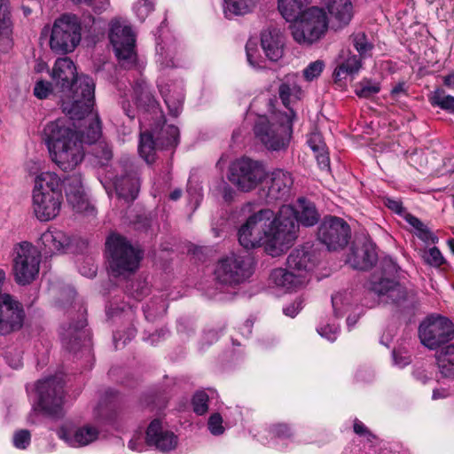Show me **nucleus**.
I'll use <instances>...</instances> for the list:
<instances>
[{"label":"nucleus","instance_id":"obj_23","mask_svg":"<svg viewBox=\"0 0 454 454\" xmlns=\"http://www.w3.org/2000/svg\"><path fill=\"white\" fill-rule=\"evenodd\" d=\"M317 263L315 254L309 247H300L294 249L287 257L286 266L305 277L309 281L310 271Z\"/></svg>","mask_w":454,"mask_h":454},{"label":"nucleus","instance_id":"obj_39","mask_svg":"<svg viewBox=\"0 0 454 454\" xmlns=\"http://www.w3.org/2000/svg\"><path fill=\"white\" fill-rule=\"evenodd\" d=\"M161 93L170 114L175 117L178 116L184 103V94L182 90L175 87L172 90H168V91L162 90Z\"/></svg>","mask_w":454,"mask_h":454},{"label":"nucleus","instance_id":"obj_43","mask_svg":"<svg viewBox=\"0 0 454 454\" xmlns=\"http://www.w3.org/2000/svg\"><path fill=\"white\" fill-rule=\"evenodd\" d=\"M138 152L140 156L147 162L152 163L154 161V141L149 133H141L140 141L138 145Z\"/></svg>","mask_w":454,"mask_h":454},{"label":"nucleus","instance_id":"obj_11","mask_svg":"<svg viewBox=\"0 0 454 454\" xmlns=\"http://www.w3.org/2000/svg\"><path fill=\"white\" fill-rule=\"evenodd\" d=\"M214 274L217 283L234 286L248 279L253 269L250 259L231 254L217 262Z\"/></svg>","mask_w":454,"mask_h":454},{"label":"nucleus","instance_id":"obj_38","mask_svg":"<svg viewBox=\"0 0 454 454\" xmlns=\"http://www.w3.org/2000/svg\"><path fill=\"white\" fill-rule=\"evenodd\" d=\"M404 219L414 229V234L423 242L435 243L438 240L437 237L418 217L406 213Z\"/></svg>","mask_w":454,"mask_h":454},{"label":"nucleus","instance_id":"obj_20","mask_svg":"<svg viewBox=\"0 0 454 454\" xmlns=\"http://www.w3.org/2000/svg\"><path fill=\"white\" fill-rule=\"evenodd\" d=\"M377 262L373 244L369 240L354 243L348 255L347 262L354 269L366 270Z\"/></svg>","mask_w":454,"mask_h":454},{"label":"nucleus","instance_id":"obj_52","mask_svg":"<svg viewBox=\"0 0 454 454\" xmlns=\"http://www.w3.org/2000/svg\"><path fill=\"white\" fill-rule=\"evenodd\" d=\"M30 440L31 434L27 429L19 430L13 435V444L18 449H26L29 445Z\"/></svg>","mask_w":454,"mask_h":454},{"label":"nucleus","instance_id":"obj_37","mask_svg":"<svg viewBox=\"0 0 454 454\" xmlns=\"http://www.w3.org/2000/svg\"><path fill=\"white\" fill-rule=\"evenodd\" d=\"M35 183L34 192H61L59 189L61 185V179L56 173L50 171L43 172L36 176Z\"/></svg>","mask_w":454,"mask_h":454},{"label":"nucleus","instance_id":"obj_49","mask_svg":"<svg viewBox=\"0 0 454 454\" xmlns=\"http://www.w3.org/2000/svg\"><path fill=\"white\" fill-rule=\"evenodd\" d=\"M94 153L102 164H106L113 157L112 147L105 142H101L96 145Z\"/></svg>","mask_w":454,"mask_h":454},{"label":"nucleus","instance_id":"obj_24","mask_svg":"<svg viewBox=\"0 0 454 454\" xmlns=\"http://www.w3.org/2000/svg\"><path fill=\"white\" fill-rule=\"evenodd\" d=\"M267 196L271 200L286 199L294 184L292 175L286 170L278 168L270 174Z\"/></svg>","mask_w":454,"mask_h":454},{"label":"nucleus","instance_id":"obj_40","mask_svg":"<svg viewBox=\"0 0 454 454\" xmlns=\"http://www.w3.org/2000/svg\"><path fill=\"white\" fill-rule=\"evenodd\" d=\"M98 436V431L96 427H82L74 432L73 438L70 440V444L74 447L85 446L95 441Z\"/></svg>","mask_w":454,"mask_h":454},{"label":"nucleus","instance_id":"obj_58","mask_svg":"<svg viewBox=\"0 0 454 454\" xmlns=\"http://www.w3.org/2000/svg\"><path fill=\"white\" fill-rule=\"evenodd\" d=\"M354 432L360 436H364L368 442H372L375 439V435L357 419L354 422Z\"/></svg>","mask_w":454,"mask_h":454},{"label":"nucleus","instance_id":"obj_28","mask_svg":"<svg viewBox=\"0 0 454 454\" xmlns=\"http://www.w3.org/2000/svg\"><path fill=\"white\" fill-rule=\"evenodd\" d=\"M69 243V237L64 231L58 229H48L42 233L39 239L41 248L46 254L60 252L66 248Z\"/></svg>","mask_w":454,"mask_h":454},{"label":"nucleus","instance_id":"obj_57","mask_svg":"<svg viewBox=\"0 0 454 454\" xmlns=\"http://www.w3.org/2000/svg\"><path fill=\"white\" fill-rule=\"evenodd\" d=\"M270 432L279 438H289L293 435L291 428L286 424H276L270 427Z\"/></svg>","mask_w":454,"mask_h":454},{"label":"nucleus","instance_id":"obj_30","mask_svg":"<svg viewBox=\"0 0 454 454\" xmlns=\"http://www.w3.org/2000/svg\"><path fill=\"white\" fill-rule=\"evenodd\" d=\"M12 22L10 18L9 0H0V51L8 52L13 47Z\"/></svg>","mask_w":454,"mask_h":454},{"label":"nucleus","instance_id":"obj_35","mask_svg":"<svg viewBox=\"0 0 454 454\" xmlns=\"http://www.w3.org/2000/svg\"><path fill=\"white\" fill-rule=\"evenodd\" d=\"M436 363L440 372L445 377L454 375V343L442 348L435 355Z\"/></svg>","mask_w":454,"mask_h":454},{"label":"nucleus","instance_id":"obj_27","mask_svg":"<svg viewBox=\"0 0 454 454\" xmlns=\"http://www.w3.org/2000/svg\"><path fill=\"white\" fill-rule=\"evenodd\" d=\"M321 3L338 27H342L350 22L353 17L351 0H321Z\"/></svg>","mask_w":454,"mask_h":454},{"label":"nucleus","instance_id":"obj_18","mask_svg":"<svg viewBox=\"0 0 454 454\" xmlns=\"http://www.w3.org/2000/svg\"><path fill=\"white\" fill-rule=\"evenodd\" d=\"M22 304L13 296L0 299V334L7 335L20 330L25 320Z\"/></svg>","mask_w":454,"mask_h":454},{"label":"nucleus","instance_id":"obj_62","mask_svg":"<svg viewBox=\"0 0 454 454\" xmlns=\"http://www.w3.org/2000/svg\"><path fill=\"white\" fill-rule=\"evenodd\" d=\"M302 308V301L301 300L295 301L294 303L284 308L283 311L286 316L291 317H295Z\"/></svg>","mask_w":454,"mask_h":454},{"label":"nucleus","instance_id":"obj_36","mask_svg":"<svg viewBox=\"0 0 454 454\" xmlns=\"http://www.w3.org/2000/svg\"><path fill=\"white\" fill-rule=\"evenodd\" d=\"M311 0H278V8L286 21H293Z\"/></svg>","mask_w":454,"mask_h":454},{"label":"nucleus","instance_id":"obj_59","mask_svg":"<svg viewBox=\"0 0 454 454\" xmlns=\"http://www.w3.org/2000/svg\"><path fill=\"white\" fill-rule=\"evenodd\" d=\"M75 4H85L88 5H91L95 11L102 12L106 10L109 4L108 0H72Z\"/></svg>","mask_w":454,"mask_h":454},{"label":"nucleus","instance_id":"obj_45","mask_svg":"<svg viewBox=\"0 0 454 454\" xmlns=\"http://www.w3.org/2000/svg\"><path fill=\"white\" fill-rule=\"evenodd\" d=\"M208 395L205 391H197L192 399L193 411L199 416L206 414L208 411Z\"/></svg>","mask_w":454,"mask_h":454},{"label":"nucleus","instance_id":"obj_6","mask_svg":"<svg viewBox=\"0 0 454 454\" xmlns=\"http://www.w3.org/2000/svg\"><path fill=\"white\" fill-rule=\"evenodd\" d=\"M295 113L281 114L277 121H270L261 117L255 122L254 132L255 138L268 150L280 151L286 149L291 138L292 123Z\"/></svg>","mask_w":454,"mask_h":454},{"label":"nucleus","instance_id":"obj_8","mask_svg":"<svg viewBox=\"0 0 454 454\" xmlns=\"http://www.w3.org/2000/svg\"><path fill=\"white\" fill-rule=\"evenodd\" d=\"M41 252L30 242L18 243L13 248L12 272L18 285L32 283L38 276Z\"/></svg>","mask_w":454,"mask_h":454},{"label":"nucleus","instance_id":"obj_9","mask_svg":"<svg viewBox=\"0 0 454 454\" xmlns=\"http://www.w3.org/2000/svg\"><path fill=\"white\" fill-rule=\"evenodd\" d=\"M265 167L261 161L243 157L231 163L228 179L241 192H250L267 177Z\"/></svg>","mask_w":454,"mask_h":454},{"label":"nucleus","instance_id":"obj_33","mask_svg":"<svg viewBox=\"0 0 454 454\" xmlns=\"http://www.w3.org/2000/svg\"><path fill=\"white\" fill-rule=\"evenodd\" d=\"M279 98L283 105L288 109L286 114H290V110L294 111L289 105L294 100H298L301 95V90L298 85V74H286L278 88Z\"/></svg>","mask_w":454,"mask_h":454},{"label":"nucleus","instance_id":"obj_29","mask_svg":"<svg viewBox=\"0 0 454 454\" xmlns=\"http://www.w3.org/2000/svg\"><path fill=\"white\" fill-rule=\"evenodd\" d=\"M86 320L83 317L79 318L75 325H70L61 333V340L64 348L69 351H76L86 340L87 333L84 331Z\"/></svg>","mask_w":454,"mask_h":454},{"label":"nucleus","instance_id":"obj_63","mask_svg":"<svg viewBox=\"0 0 454 454\" xmlns=\"http://www.w3.org/2000/svg\"><path fill=\"white\" fill-rule=\"evenodd\" d=\"M344 295L342 294H336L332 296V303L335 313L341 311V306L344 301Z\"/></svg>","mask_w":454,"mask_h":454},{"label":"nucleus","instance_id":"obj_54","mask_svg":"<svg viewBox=\"0 0 454 454\" xmlns=\"http://www.w3.org/2000/svg\"><path fill=\"white\" fill-rule=\"evenodd\" d=\"M207 426L210 433L214 435H220L224 432L223 419L219 413H214L209 417Z\"/></svg>","mask_w":454,"mask_h":454},{"label":"nucleus","instance_id":"obj_14","mask_svg":"<svg viewBox=\"0 0 454 454\" xmlns=\"http://www.w3.org/2000/svg\"><path fill=\"white\" fill-rule=\"evenodd\" d=\"M350 238V228L341 218L326 216L320 223L317 231V239L328 250L342 249Z\"/></svg>","mask_w":454,"mask_h":454},{"label":"nucleus","instance_id":"obj_50","mask_svg":"<svg viewBox=\"0 0 454 454\" xmlns=\"http://www.w3.org/2000/svg\"><path fill=\"white\" fill-rule=\"evenodd\" d=\"M4 357L12 368H19L22 365V352L16 348H8L4 353Z\"/></svg>","mask_w":454,"mask_h":454},{"label":"nucleus","instance_id":"obj_46","mask_svg":"<svg viewBox=\"0 0 454 454\" xmlns=\"http://www.w3.org/2000/svg\"><path fill=\"white\" fill-rule=\"evenodd\" d=\"M424 261L433 266L439 267L444 262V258L441 251L434 247L425 251L423 254Z\"/></svg>","mask_w":454,"mask_h":454},{"label":"nucleus","instance_id":"obj_1","mask_svg":"<svg viewBox=\"0 0 454 454\" xmlns=\"http://www.w3.org/2000/svg\"><path fill=\"white\" fill-rule=\"evenodd\" d=\"M78 83L81 92L78 89L73 101L65 100L62 110L82 144H93L101 137V123L98 114L93 112L95 83L90 77H82Z\"/></svg>","mask_w":454,"mask_h":454},{"label":"nucleus","instance_id":"obj_25","mask_svg":"<svg viewBox=\"0 0 454 454\" xmlns=\"http://www.w3.org/2000/svg\"><path fill=\"white\" fill-rule=\"evenodd\" d=\"M261 45L270 61H278L283 56L284 37L280 29L268 27L261 34Z\"/></svg>","mask_w":454,"mask_h":454},{"label":"nucleus","instance_id":"obj_51","mask_svg":"<svg viewBox=\"0 0 454 454\" xmlns=\"http://www.w3.org/2000/svg\"><path fill=\"white\" fill-rule=\"evenodd\" d=\"M153 0H139L134 9L137 13V16L144 20L153 10Z\"/></svg>","mask_w":454,"mask_h":454},{"label":"nucleus","instance_id":"obj_48","mask_svg":"<svg viewBox=\"0 0 454 454\" xmlns=\"http://www.w3.org/2000/svg\"><path fill=\"white\" fill-rule=\"evenodd\" d=\"M79 186L75 192L67 191V200L70 204L73 205V207L77 210L81 211L83 209V206L85 205V201L82 197V192H81L82 188V183L80 180H78Z\"/></svg>","mask_w":454,"mask_h":454},{"label":"nucleus","instance_id":"obj_2","mask_svg":"<svg viewBox=\"0 0 454 454\" xmlns=\"http://www.w3.org/2000/svg\"><path fill=\"white\" fill-rule=\"evenodd\" d=\"M43 135L51 160L64 171L74 169L84 158L82 141L67 118L47 123Z\"/></svg>","mask_w":454,"mask_h":454},{"label":"nucleus","instance_id":"obj_13","mask_svg":"<svg viewBox=\"0 0 454 454\" xmlns=\"http://www.w3.org/2000/svg\"><path fill=\"white\" fill-rule=\"evenodd\" d=\"M109 38L121 65L125 68L134 66L137 61L136 39L131 27L119 20L114 21Z\"/></svg>","mask_w":454,"mask_h":454},{"label":"nucleus","instance_id":"obj_31","mask_svg":"<svg viewBox=\"0 0 454 454\" xmlns=\"http://www.w3.org/2000/svg\"><path fill=\"white\" fill-rule=\"evenodd\" d=\"M294 212V222L305 227H310L317 224L320 215L314 203L301 198L297 200L295 207H293Z\"/></svg>","mask_w":454,"mask_h":454},{"label":"nucleus","instance_id":"obj_44","mask_svg":"<svg viewBox=\"0 0 454 454\" xmlns=\"http://www.w3.org/2000/svg\"><path fill=\"white\" fill-rule=\"evenodd\" d=\"M380 90V85L377 82L364 79L356 87V95L359 98H369Z\"/></svg>","mask_w":454,"mask_h":454},{"label":"nucleus","instance_id":"obj_15","mask_svg":"<svg viewBox=\"0 0 454 454\" xmlns=\"http://www.w3.org/2000/svg\"><path fill=\"white\" fill-rule=\"evenodd\" d=\"M39 406L47 414H60L64 403V383L60 377L39 380L36 385Z\"/></svg>","mask_w":454,"mask_h":454},{"label":"nucleus","instance_id":"obj_16","mask_svg":"<svg viewBox=\"0 0 454 454\" xmlns=\"http://www.w3.org/2000/svg\"><path fill=\"white\" fill-rule=\"evenodd\" d=\"M370 290L379 297L381 302L396 305L411 302L417 296V292L413 288H409L389 278L372 281Z\"/></svg>","mask_w":454,"mask_h":454},{"label":"nucleus","instance_id":"obj_42","mask_svg":"<svg viewBox=\"0 0 454 454\" xmlns=\"http://www.w3.org/2000/svg\"><path fill=\"white\" fill-rule=\"evenodd\" d=\"M432 106L454 113V97L447 95L442 89H435L429 97Z\"/></svg>","mask_w":454,"mask_h":454},{"label":"nucleus","instance_id":"obj_19","mask_svg":"<svg viewBox=\"0 0 454 454\" xmlns=\"http://www.w3.org/2000/svg\"><path fill=\"white\" fill-rule=\"evenodd\" d=\"M61 192H33V210L41 222H48L59 215L62 204Z\"/></svg>","mask_w":454,"mask_h":454},{"label":"nucleus","instance_id":"obj_5","mask_svg":"<svg viewBox=\"0 0 454 454\" xmlns=\"http://www.w3.org/2000/svg\"><path fill=\"white\" fill-rule=\"evenodd\" d=\"M106 246L109 254V267L114 276L126 277L137 270L142 252L135 248L126 238L112 234L108 237Z\"/></svg>","mask_w":454,"mask_h":454},{"label":"nucleus","instance_id":"obj_7","mask_svg":"<svg viewBox=\"0 0 454 454\" xmlns=\"http://www.w3.org/2000/svg\"><path fill=\"white\" fill-rule=\"evenodd\" d=\"M82 40V25L79 18L71 13L62 14L53 22L50 47L59 54L73 52Z\"/></svg>","mask_w":454,"mask_h":454},{"label":"nucleus","instance_id":"obj_34","mask_svg":"<svg viewBox=\"0 0 454 454\" xmlns=\"http://www.w3.org/2000/svg\"><path fill=\"white\" fill-rule=\"evenodd\" d=\"M308 145L315 153L317 164L321 169H330V158L325 143L319 132L310 133Z\"/></svg>","mask_w":454,"mask_h":454},{"label":"nucleus","instance_id":"obj_53","mask_svg":"<svg viewBox=\"0 0 454 454\" xmlns=\"http://www.w3.org/2000/svg\"><path fill=\"white\" fill-rule=\"evenodd\" d=\"M352 41L355 48L360 54H364L372 49V44L368 43L366 35L364 33L353 35Z\"/></svg>","mask_w":454,"mask_h":454},{"label":"nucleus","instance_id":"obj_22","mask_svg":"<svg viewBox=\"0 0 454 454\" xmlns=\"http://www.w3.org/2000/svg\"><path fill=\"white\" fill-rule=\"evenodd\" d=\"M114 185L117 196L125 201H133L139 192L140 181L137 171L132 164L129 165V169L125 174L117 176L114 181Z\"/></svg>","mask_w":454,"mask_h":454},{"label":"nucleus","instance_id":"obj_17","mask_svg":"<svg viewBox=\"0 0 454 454\" xmlns=\"http://www.w3.org/2000/svg\"><path fill=\"white\" fill-rule=\"evenodd\" d=\"M51 76L55 89L59 91L66 92L72 90V97L63 98L62 103L65 100L73 101L76 90L78 89L80 92L82 90L78 82L82 77H88L87 75L77 76L74 63L67 57L59 58L55 61Z\"/></svg>","mask_w":454,"mask_h":454},{"label":"nucleus","instance_id":"obj_10","mask_svg":"<svg viewBox=\"0 0 454 454\" xmlns=\"http://www.w3.org/2000/svg\"><path fill=\"white\" fill-rule=\"evenodd\" d=\"M274 211L263 208L251 215L239 230V241L247 249L263 246L265 247L268 228Z\"/></svg>","mask_w":454,"mask_h":454},{"label":"nucleus","instance_id":"obj_47","mask_svg":"<svg viewBox=\"0 0 454 454\" xmlns=\"http://www.w3.org/2000/svg\"><path fill=\"white\" fill-rule=\"evenodd\" d=\"M325 67V63L323 60H316L311 62L304 70L303 76L307 81H312L315 78H317L321 73L323 72Z\"/></svg>","mask_w":454,"mask_h":454},{"label":"nucleus","instance_id":"obj_41","mask_svg":"<svg viewBox=\"0 0 454 454\" xmlns=\"http://www.w3.org/2000/svg\"><path fill=\"white\" fill-rule=\"evenodd\" d=\"M256 2L257 0H224L225 15H244L248 13L255 6Z\"/></svg>","mask_w":454,"mask_h":454},{"label":"nucleus","instance_id":"obj_26","mask_svg":"<svg viewBox=\"0 0 454 454\" xmlns=\"http://www.w3.org/2000/svg\"><path fill=\"white\" fill-rule=\"evenodd\" d=\"M270 278L276 286L286 291H295L304 287L309 283V280L304 276L289 269L287 266L286 269L278 268L272 270Z\"/></svg>","mask_w":454,"mask_h":454},{"label":"nucleus","instance_id":"obj_56","mask_svg":"<svg viewBox=\"0 0 454 454\" xmlns=\"http://www.w3.org/2000/svg\"><path fill=\"white\" fill-rule=\"evenodd\" d=\"M162 132L168 135L166 141L162 143L163 145L172 146L177 144L179 137V130L177 127L174 125H168L162 130Z\"/></svg>","mask_w":454,"mask_h":454},{"label":"nucleus","instance_id":"obj_55","mask_svg":"<svg viewBox=\"0 0 454 454\" xmlns=\"http://www.w3.org/2000/svg\"><path fill=\"white\" fill-rule=\"evenodd\" d=\"M53 86L54 84L49 82L39 81L35 85L34 94L40 99L46 98L53 90Z\"/></svg>","mask_w":454,"mask_h":454},{"label":"nucleus","instance_id":"obj_61","mask_svg":"<svg viewBox=\"0 0 454 454\" xmlns=\"http://www.w3.org/2000/svg\"><path fill=\"white\" fill-rule=\"evenodd\" d=\"M384 205L398 215H403L404 213V208L402 205V202L398 200H395L388 197L385 198Z\"/></svg>","mask_w":454,"mask_h":454},{"label":"nucleus","instance_id":"obj_12","mask_svg":"<svg viewBox=\"0 0 454 454\" xmlns=\"http://www.w3.org/2000/svg\"><path fill=\"white\" fill-rule=\"evenodd\" d=\"M419 337L422 345L435 350L454 339V325L445 317L430 316L419 325Z\"/></svg>","mask_w":454,"mask_h":454},{"label":"nucleus","instance_id":"obj_21","mask_svg":"<svg viewBox=\"0 0 454 454\" xmlns=\"http://www.w3.org/2000/svg\"><path fill=\"white\" fill-rule=\"evenodd\" d=\"M146 443L162 452H168L176 448L178 438L173 432L164 429L159 420L154 419L147 428Z\"/></svg>","mask_w":454,"mask_h":454},{"label":"nucleus","instance_id":"obj_64","mask_svg":"<svg viewBox=\"0 0 454 454\" xmlns=\"http://www.w3.org/2000/svg\"><path fill=\"white\" fill-rule=\"evenodd\" d=\"M393 356H394L395 364L401 367H403L406 364H409L411 362L409 356L399 355L396 351L393 352Z\"/></svg>","mask_w":454,"mask_h":454},{"label":"nucleus","instance_id":"obj_3","mask_svg":"<svg viewBox=\"0 0 454 454\" xmlns=\"http://www.w3.org/2000/svg\"><path fill=\"white\" fill-rule=\"evenodd\" d=\"M293 206L283 205L270 221L264 250L271 256L286 252L298 238L299 225L294 222Z\"/></svg>","mask_w":454,"mask_h":454},{"label":"nucleus","instance_id":"obj_4","mask_svg":"<svg viewBox=\"0 0 454 454\" xmlns=\"http://www.w3.org/2000/svg\"><path fill=\"white\" fill-rule=\"evenodd\" d=\"M290 25L291 34L300 44L319 41L328 29L329 20L323 7L311 6L301 12Z\"/></svg>","mask_w":454,"mask_h":454},{"label":"nucleus","instance_id":"obj_32","mask_svg":"<svg viewBox=\"0 0 454 454\" xmlns=\"http://www.w3.org/2000/svg\"><path fill=\"white\" fill-rule=\"evenodd\" d=\"M361 59L348 51H342L339 56L338 65L333 72L336 82L346 79L348 75L356 74L361 68Z\"/></svg>","mask_w":454,"mask_h":454},{"label":"nucleus","instance_id":"obj_60","mask_svg":"<svg viewBox=\"0 0 454 454\" xmlns=\"http://www.w3.org/2000/svg\"><path fill=\"white\" fill-rule=\"evenodd\" d=\"M318 333L330 341H333L337 338L338 327L334 325H326L317 330Z\"/></svg>","mask_w":454,"mask_h":454}]
</instances>
